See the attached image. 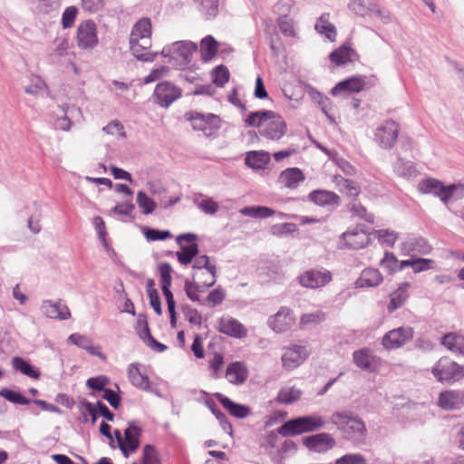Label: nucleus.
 <instances>
[{
	"label": "nucleus",
	"instance_id": "obj_1",
	"mask_svg": "<svg viewBox=\"0 0 464 464\" xmlns=\"http://www.w3.org/2000/svg\"><path fill=\"white\" fill-rule=\"evenodd\" d=\"M330 420L342 434L343 440L355 446L365 442L367 428L365 422L352 411H334Z\"/></svg>",
	"mask_w": 464,
	"mask_h": 464
},
{
	"label": "nucleus",
	"instance_id": "obj_2",
	"mask_svg": "<svg viewBox=\"0 0 464 464\" xmlns=\"http://www.w3.org/2000/svg\"><path fill=\"white\" fill-rule=\"evenodd\" d=\"M324 424L325 421L322 416H301L285 421L277 429V432L283 437H292L317 430Z\"/></svg>",
	"mask_w": 464,
	"mask_h": 464
},
{
	"label": "nucleus",
	"instance_id": "obj_3",
	"mask_svg": "<svg viewBox=\"0 0 464 464\" xmlns=\"http://www.w3.org/2000/svg\"><path fill=\"white\" fill-rule=\"evenodd\" d=\"M431 372L438 382L452 383L464 377V365H459L449 357H441L432 367Z\"/></svg>",
	"mask_w": 464,
	"mask_h": 464
},
{
	"label": "nucleus",
	"instance_id": "obj_4",
	"mask_svg": "<svg viewBox=\"0 0 464 464\" xmlns=\"http://www.w3.org/2000/svg\"><path fill=\"white\" fill-rule=\"evenodd\" d=\"M298 284L308 289H318L333 280L332 272L323 266L309 268L302 272L296 278Z\"/></svg>",
	"mask_w": 464,
	"mask_h": 464
},
{
	"label": "nucleus",
	"instance_id": "obj_5",
	"mask_svg": "<svg viewBox=\"0 0 464 464\" xmlns=\"http://www.w3.org/2000/svg\"><path fill=\"white\" fill-rule=\"evenodd\" d=\"M185 117L191 122L193 130H201L206 136H211L220 128V118L214 113L188 111Z\"/></svg>",
	"mask_w": 464,
	"mask_h": 464
},
{
	"label": "nucleus",
	"instance_id": "obj_6",
	"mask_svg": "<svg viewBox=\"0 0 464 464\" xmlns=\"http://www.w3.org/2000/svg\"><path fill=\"white\" fill-rule=\"evenodd\" d=\"M77 46L82 50L91 51L99 43L97 26L92 20L82 21L76 32Z\"/></svg>",
	"mask_w": 464,
	"mask_h": 464
},
{
	"label": "nucleus",
	"instance_id": "obj_7",
	"mask_svg": "<svg viewBox=\"0 0 464 464\" xmlns=\"http://www.w3.org/2000/svg\"><path fill=\"white\" fill-rule=\"evenodd\" d=\"M198 45L191 41H178L173 44L172 60L168 63L176 68L188 66L191 61L193 53L197 51Z\"/></svg>",
	"mask_w": 464,
	"mask_h": 464
},
{
	"label": "nucleus",
	"instance_id": "obj_8",
	"mask_svg": "<svg viewBox=\"0 0 464 464\" xmlns=\"http://www.w3.org/2000/svg\"><path fill=\"white\" fill-rule=\"evenodd\" d=\"M287 130V124L281 115L273 111V115L266 117L259 133L268 140H278Z\"/></svg>",
	"mask_w": 464,
	"mask_h": 464
},
{
	"label": "nucleus",
	"instance_id": "obj_9",
	"mask_svg": "<svg viewBox=\"0 0 464 464\" xmlns=\"http://www.w3.org/2000/svg\"><path fill=\"white\" fill-rule=\"evenodd\" d=\"M341 242L343 248L359 250L367 246L370 242V235L367 233L364 225H358L354 228L341 235Z\"/></svg>",
	"mask_w": 464,
	"mask_h": 464
},
{
	"label": "nucleus",
	"instance_id": "obj_10",
	"mask_svg": "<svg viewBox=\"0 0 464 464\" xmlns=\"http://www.w3.org/2000/svg\"><path fill=\"white\" fill-rule=\"evenodd\" d=\"M399 131V124L393 120H388L376 129L374 140L382 149L390 150L396 143Z\"/></svg>",
	"mask_w": 464,
	"mask_h": 464
},
{
	"label": "nucleus",
	"instance_id": "obj_11",
	"mask_svg": "<svg viewBox=\"0 0 464 464\" xmlns=\"http://www.w3.org/2000/svg\"><path fill=\"white\" fill-rule=\"evenodd\" d=\"M182 91L170 82L164 81L158 83L154 90L156 103L160 107L168 108L176 100L181 97Z\"/></svg>",
	"mask_w": 464,
	"mask_h": 464
},
{
	"label": "nucleus",
	"instance_id": "obj_12",
	"mask_svg": "<svg viewBox=\"0 0 464 464\" xmlns=\"http://www.w3.org/2000/svg\"><path fill=\"white\" fill-rule=\"evenodd\" d=\"M413 338V329L410 326H401L386 333L382 337V344L386 350L401 348Z\"/></svg>",
	"mask_w": 464,
	"mask_h": 464
},
{
	"label": "nucleus",
	"instance_id": "obj_13",
	"mask_svg": "<svg viewBox=\"0 0 464 464\" xmlns=\"http://www.w3.org/2000/svg\"><path fill=\"white\" fill-rule=\"evenodd\" d=\"M309 356V352L305 345L292 344L285 349L282 355L283 367L291 371L302 364Z\"/></svg>",
	"mask_w": 464,
	"mask_h": 464
},
{
	"label": "nucleus",
	"instance_id": "obj_14",
	"mask_svg": "<svg viewBox=\"0 0 464 464\" xmlns=\"http://www.w3.org/2000/svg\"><path fill=\"white\" fill-rule=\"evenodd\" d=\"M303 444L311 451L324 453L334 448L336 441L330 433L322 432L304 437Z\"/></svg>",
	"mask_w": 464,
	"mask_h": 464
},
{
	"label": "nucleus",
	"instance_id": "obj_15",
	"mask_svg": "<svg viewBox=\"0 0 464 464\" xmlns=\"http://www.w3.org/2000/svg\"><path fill=\"white\" fill-rule=\"evenodd\" d=\"M141 428L138 427L134 420L129 422V427L124 430V439L120 443V450L125 458L139 449V437L141 435Z\"/></svg>",
	"mask_w": 464,
	"mask_h": 464
},
{
	"label": "nucleus",
	"instance_id": "obj_16",
	"mask_svg": "<svg viewBox=\"0 0 464 464\" xmlns=\"http://www.w3.org/2000/svg\"><path fill=\"white\" fill-rule=\"evenodd\" d=\"M295 323L293 311L282 306L278 312L268 319L270 328L276 333H285L288 331Z\"/></svg>",
	"mask_w": 464,
	"mask_h": 464
},
{
	"label": "nucleus",
	"instance_id": "obj_17",
	"mask_svg": "<svg viewBox=\"0 0 464 464\" xmlns=\"http://www.w3.org/2000/svg\"><path fill=\"white\" fill-rule=\"evenodd\" d=\"M353 362L361 370L373 372L381 363V359L370 348L364 347L353 353Z\"/></svg>",
	"mask_w": 464,
	"mask_h": 464
},
{
	"label": "nucleus",
	"instance_id": "obj_18",
	"mask_svg": "<svg viewBox=\"0 0 464 464\" xmlns=\"http://www.w3.org/2000/svg\"><path fill=\"white\" fill-rule=\"evenodd\" d=\"M130 49L135 58L145 63L153 62L158 56V52H150L151 47L150 39L145 38L138 40V38H130Z\"/></svg>",
	"mask_w": 464,
	"mask_h": 464
},
{
	"label": "nucleus",
	"instance_id": "obj_19",
	"mask_svg": "<svg viewBox=\"0 0 464 464\" xmlns=\"http://www.w3.org/2000/svg\"><path fill=\"white\" fill-rule=\"evenodd\" d=\"M418 190L421 194H432L440 198L444 204L449 202L450 194L447 191V186L436 179L429 178L420 180L418 184Z\"/></svg>",
	"mask_w": 464,
	"mask_h": 464
},
{
	"label": "nucleus",
	"instance_id": "obj_20",
	"mask_svg": "<svg viewBox=\"0 0 464 464\" xmlns=\"http://www.w3.org/2000/svg\"><path fill=\"white\" fill-rule=\"evenodd\" d=\"M438 405L446 411L459 410L464 406V390H450L441 392Z\"/></svg>",
	"mask_w": 464,
	"mask_h": 464
},
{
	"label": "nucleus",
	"instance_id": "obj_21",
	"mask_svg": "<svg viewBox=\"0 0 464 464\" xmlns=\"http://www.w3.org/2000/svg\"><path fill=\"white\" fill-rule=\"evenodd\" d=\"M217 328L218 332L234 338H243L247 334L246 327L238 320L232 317L218 319Z\"/></svg>",
	"mask_w": 464,
	"mask_h": 464
},
{
	"label": "nucleus",
	"instance_id": "obj_22",
	"mask_svg": "<svg viewBox=\"0 0 464 464\" xmlns=\"http://www.w3.org/2000/svg\"><path fill=\"white\" fill-rule=\"evenodd\" d=\"M41 309L43 314L51 319L67 320L71 317V312L68 306L62 304L61 300L56 302L44 300Z\"/></svg>",
	"mask_w": 464,
	"mask_h": 464
},
{
	"label": "nucleus",
	"instance_id": "obj_23",
	"mask_svg": "<svg viewBox=\"0 0 464 464\" xmlns=\"http://www.w3.org/2000/svg\"><path fill=\"white\" fill-rule=\"evenodd\" d=\"M383 282V276L374 267L364 268L355 281L356 288H374Z\"/></svg>",
	"mask_w": 464,
	"mask_h": 464
},
{
	"label": "nucleus",
	"instance_id": "obj_24",
	"mask_svg": "<svg viewBox=\"0 0 464 464\" xmlns=\"http://www.w3.org/2000/svg\"><path fill=\"white\" fill-rule=\"evenodd\" d=\"M214 396L229 414L235 418L245 419L251 413V409L248 406L237 403L222 393L217 392Z\"/></svg>",
	"mask_w": 464,
	"mask_h": 464
},
{
	"label": "nucleus",
	"instance_id": "obj_25",
	"mask_svg": "<svg viewBox=\"0 0 464 464\" xmlns=\"http://www.w3.org/2000/svg\"><path fill=\"white\" fill-rule=\"evenodd\" d=\"M140 363L139 362L130 363L127 371L128 378L130 383L136 388L141 391L150 392L151 385L149 377L146 373L140 372Z\"/></svg>",
	"mask_w": 464,
	"mask_h": 464
},
{
	"label": "nucleus",
	"instance_id": "obj_26",
	"mask_svg": "<svg viewBox=\"0 0 464 464\" xmlns=\"http://www.w3.org/2000/svg\"><path fill=\"white\" fill-rule=\"evenodd\" d=\"M364 78L359 76H353L347 78L340 82H338L334 88L331 90V94L333 96H336L341 92H359L364 87Z\"/></svg>",
	"mask_w": 464,
	"mask_h": 464
},
{
	"label": "nucleus",
	"instance_id": "obj_27",
	"mask_svg": "<svg viewBox=\"0 0 464 464\" xmlns=\"http://www.w3.org/2000/svg\"><path fill=\"white\" fill-rule=\"evenodd\" d=\"M308 198L315 205L325 206H339L340 197L332 191L324 189H315L308 194Z\"/></svg>",
	"mask_w": 464,
	"mask_h": 464
},
{
	"label": "nucleus",
	"instance_id": "obj_28",
	"mask_svg": "<svg viewBox=\"0 0 464 464\" xmlns=\"http://www.w3.org/2000/svg\"><path fill=\"white\" fill-rule=\"evenodd\" d=\"M304 179L305 177L299 168H287L280 173L278 180L288 188H295Z\"/></svg>",
	"mask_w": 464,
	"mask_h": 464
},
{
	"label": "nucleus",
	"instance_id": "obj_29",
	"mask_svg": "<svg viewBox=\"0 0 464 464\" xmlns=\"http://www.w3.org/2000/svg\"><path fill=\"white\" fill-rule=\"evenodd\" d=\"M410 287L411 284L409 282H404L401 284L399 287L390 295L391 301L387 306L389 313H393L405 304L409 298L408 290Z\"/></svg>",
	"mask_w": 464,
	"mask_h": 464
},
{
	"label": "nucleus",
	"instance_id": "obj_30",
	"mask_svg": "<svg viewBox=\"0 0 464 464\" xmlns=\"http://www.w3.org/2000/svg\"><path fill=\"white\" fill-rule=\"evenodd\" d=\"M68 342L78 346L81 349L87 351L90 354L105 359V356L101 353L99 346H93L92 341L86 335L80 334H72L68 337Z\"/></svg>",
	"mask_w": 464,
	"mask_h": 464
},
{
	"label": "nucleus",
	"instance_id": "obj_31",
	"mask_svg": "<svg viewBox=\"0 0 464 464\" xmlns=\"http://www.w3.org/2000/svg\"><path fill=\"white\" fill-rule=\"evenodd\" d=\"M334 180L339 191L345 197L353 200L360 195L361 187L354 180L345 179L341 176H335Z\"/></svg>",
	"mask_w": 464,
	"mask_h": 464
},
{
	"label": "nucleus",
	"instance_id": "obj_32",
	"mask_svg": "<svg viewBox=\"0 0 464 464\" xmlns=\"http://www.w3.org/2000/svg\"><path fill=\"white\" fill-rule=\"evenodd\" d=\"M248 372L240 362H231L226 371V376L228 382L233 384H242L247 379Z\"/></svg>",
	"mask_w": 464,
	"mask_h": 464
},
{
	"label": "nucleus",
	"instance_id": "obj_33",
	"mask_svg": "<svg viewBox=\"0 0 464 464\" xmlns=\"http://www.w3.org/2000/svg\"><path fill=\"white\" fill-rule=\"evenodd\" d=\"M353 56H358L356 51L349 45L343 44L330 53L329 59L333 63L340 66L352 62Z\"/></svg>",
	"mask_w": 464,
	"mask_h": 464
},
{
	"label": "nucleus",
	"instance_id": "obj_34",
	"mask_svg": "<svg viewBox=\"0 0 464 464\" xmlns=\"http://www.w3.org/2000/svg\"><path fill=\"white\" fill-rule=\"evenodd\" d=\"M440 343L448 350L458 354L464 355V336L457 333H448L444 334Z\"/></svg>",
	"mask_w": 464,
	"mask_h": 464
},
{
	"label": "nucleus",
	"instance_id": "obj_35",
	"mask_svg": "<svg viewBox=\"0 0 464 464\" xmlns=\"http://www.w3.org/2000/svg\"><path fill=\"white\" fill-rule=\"evenodd\" d=\"M218 42L212 35L205 36L200 42L201 60L204 62L212 60L218 52Z\"/></svg>",
	"mask_w": 464,
	"mask_h": 464
},
{
	"label": "nucleus",
	"instance_id": "obj_36",
	"mask_svg": "<svg viewBox=\"0 0 464 464\" xmlns=\"http://www.w3.org/2000/svg\"><path fill=\"white\" fill-rule=\"evenodd\" d=\"M270 160V155L265 151H249L246 153L245 163L255 169H265Z\"/></svg>",
	"mask_w": 464,
	"mask_h": 464
},
{
	"label": "nucleus",
	"instance_id": "obj_37",
	"mask_svg": "<svg viewBox=\"0 0 464 464\" xmlns=\"http://www.w3.org/2000/svg\"><path fill=\"white\" fill-rule=\"evenodd\" d=\"M206 406L209 409L212 414L218 420L222 430L227 433L230 437H233V427L227 415L221 411L216 402L212 400L206 401Z\"/></svg>",
	"mask_w": 464,
	"mask_h": 464
},
{
	"label": "nucleus",
	"instance_id": "obj_38",
	"mask_svg": "<svg viewBox=\"0 0 464 464\" xmlns=\"http://www.w3.org/2000/svg\"><path fill=\"white\" fill-rule=\"evenodd\" d=\"M192 269L194 273H199V276L209 274V276L217 277V267L210 264L209 257L206 255L196 257Z\"/></svg>",
	"mask_w": 464,
	"mask_h": 464
},
{
	"label": "nucleus",
	"instance_id": "obj_39",
	"mask_svg": "<svg viewBox=\"0 0 464 464\" xmlns=\"http://www.w3.org/2000/svg\"><path fill=\"white\" fill-rule=\"evenodd\" d=\"M302 396L300 389L293 387H283L279 390L276 401L281 404H293Z\"/></svg>",
	"mask_w": 464,
	"mask_h": 464
},
{
	"label": "nucleus",
	"instance_id": "obj_40",
	"mask_svg": "<svg viewBox=\"0 0 464 464\" xmlns=\"http://www.w3.org/2000/svg\"><path fill=\"white\" fill-rule=\"evenodd\" d=\"M347 209L353 217L363 219L371 224L374 223V215L372 213H369L366 208L357 199L351 200L347 204Z\"/></svg>",
	"mask_w": 464,
	"mask_h": 464
},
{
	"label": "nucleus",
	"instance_id": "obj_41",
	"mask_svg": "<svg viewBox=\"0 0 464 464\" xmlns=\"http://www.w3.org/2000/svg\"><path fill=\"white\" fill-rule=\"evenodd\" d=\"M315 30L319 34H324L330 41H335L337 34L336 29L333 24L329 23V14H323L318 18V21L315 24Z\"/></svg>",
	"mask_w": 464,
	"mask_h": 464
},
{
	"label": "nucleus",
	"instance_id": "obj_42",
	"mask_svg": "<svg viewBox=\"0 0 464 464\" xmlns=\"http://www.w3.org/2000/svg\"><path fill=\"white\" fill-rule=\"evenodd\" d=\"M151 23L149 18L140 19L132 27L130 38L150 39Z\"/></svg>",
	"mask_w": 464,
	"mask_h": 464
},
{
	"label": "nucleus",
	"instance_id": "obj_43",
	"mask_svg": "<svg viewBox=\"0 0 464 464\" xmlns=\"http://www.w3.org/2000/svg\"><path fill=\"white\" fill-rule=\"evenodd\" d=\"M12 365L16 371L30 378L39 379L41 375L37 369L22 357H14L12 360Z\"/></svg>",
	"mask_w": 464,
	"mask_h": 464
},
{
	"label": "nucleus",
	"instance_id": "obj_44",
	"mask_svg": "<svg viewBox=\"0 0 464 464\" xmlns=\"http://www.w3.org/2000/svg\"><path fill=\"white\" fill-rule=\"evenodd\" d=\"M199 277V273H193L192 279H186L184 283V290L186 292L187 296L192 302H197L199 304H205V302L200 299L198 294L199 283H196V278Z\"/></svg>",
	"mask_w": 464,
	"mask_h": 464
},
{
	"label": "nucleus",
	"instance_id": "obj_45",
	"mask_svg": "<svg viewBox=\"0 0 464 464\" xmlns=\"http://www.w3.org/2000/svg\"><path fill=\"white\" fill-rule=\"evenodd\" d=\"M309 96L311 99L316 102L319 106L324 114L331 121H334V118L329 114V111L332 109V102L331 100L324 95L322 92L316 91L314 88H310L308 92Z\"/></svg>",
	"mask_w": 464,
	"mask_h": 464
},
{
	"label": "nucleus",
	"instance_id": "obj_46",
	"mask_svg": "<svg viewBox=\"0 0 464 464\" xmlns=\"http://www.w3.org/2000/svg\"><path fill=\"white\" fill-rule=\"evenodd\" d=\"M180 251L176 253L177 258L181 265H188L198 256L199 249L197 243L189 246H180Z\"/></svg>",
	"mask_w": 464,
	"mask_h": 464
},
{
	"label": "nucleus",
	"instance_id": "obj_47",
	"mask_svg": "<svg viewBox=\"0 0 464 464\" xmlns=\"http://www.w3.org/2000/svg\"><path fill=\"white\" fill-rule=\"evenodd\" d=\"M198 9L206 19L215 18L218 14V0H194Z\"/></svg>",
	"mask_w": 464,
	"mask_h": 464
},
{
	"label": "nucleus",
	"instance_id": "obj_48",
	"mask_svg": "<svg viewBox=\"0 0 464 464\" xmlns=\"http://www.w3.org/2000/svg\"><path fill=\"white\" fill-rule=\"evenodd\" d=\"M240 213L244 216L255 218H266L273 216L275 210L265 206L245 207L240 209Z\"/></svg>",
	"mask_w": 464,
	"mask_h": 464
},
{
	"label": "nucleus",
	"instance_id": "obj_49",
	"mask_svg": "<svg viewBox=\"0 0 464 464\" xmlns=\"http://www.w3.org/2000/svg\"><path fill=\"white\" fill-rule=\"evenodd\" d=\"M171 285H162V293L167 302L168 311L169 314L170 325L172 328L177 326L176 302L170 290Z\"/></svg>",
	"mask_w": 464,
	"mask_h": 464
},
{
	"label": "nucleus",
	"instance_id": "obj_50",
	"mask_svg": "<svg viewBox=\"0 0 464 464\" xmlns=\"http://www.w3.org/2000/svg\"><path fill=\"white\" fill-rule=\"evenodd\" d=\"M65 114L63 117H60L55 120L54 121V128L56 130H61L63 131H68L71 129L72 126V121L68 115L73 116L75 112L81 113V110L79 108H76L74 106L72 107H66V110H64Z\"/></svg>",
	"mask_w": 464,
	"mask_h": 464
},
{
	"label": "nucleus",
	"instance_id": "obj_51",
	"mask_svg": "<svg viewBox=\"0 0 464 464\" xmlns=\"http://www.w3.org/2000/svg\"><path fill=\"white\" fill-rule=\"evenodd\" d=\"M273 115V111L263 110L250 112L245 120L246 126L257 127L261 129L263 122L266 120V117Z\"/></svg>",
	"mask_w": 464,
	"mask_h": 464
},
{
	"label": "nucleus",
	"instance_id": "obj_52",
	"mask_svg": "<svg viewBox=\"0 0 464 464\" xmlns=\"http://www.w3.org/2000/svg\"><path fill=\"white\" fill-rule=\"evenodd\" d=\"M0 396L14 404L28 405L31 402V400L24 396L21 392L7 388H3L0 391Z\"/></svg>",
	"mask_w": 464,
	"mask_h": 464
},
{
	"label": "nucleus",
	"instance_id": "obj_53",
	"mask_svg": "<svg viewBox=\"0 0 464 464\" xmlns=\"http://www.w3.org/2000/svg\"><path fill=\"white\" fill-rule=\"evenodd\" d=\"M137 204L144 215L151 214L156 208V202L151 199L144 191L137 193Z\"/></svg>",
	"mask_w": 464,
	"mask_h": 464
},
{
	"label": "nucleus",
	"instance_id": "obj_54",
	"mask_svg": "<svg viewBox=\"0 0 464 464\" xmlns=\"http://www.w3.org/2000/svg\"><path fill=\"white\" fill-rule=\"evenodd\" d=\"M141 464H161L160 454L153 445L146 444L143 447Z\"/></svg>",
	"mask_w": 464,
	"mask_h": 464
},
{
	"label": "nucleus",
	"instance_id": "obj_55",
	"mask_svg": "<svg viewBox=\"0 0 464 464\" xmlns=\"http://www.w3.org/2000/svg\"><path fill=\"white\" fill-rule=\"evenodd\" d=\"M229 76L228 69L223 64L216 66L212 71L213 82L218 87H223L229 81Z\"/></svg>",
	"mask_w": 464,
	"mask_h": 464
},
{
	"label": "nucleus",
	"instance_id": "obj_56",
	"mask_svg": "<svg viewBox=\"0 0 464 464\" xmlns=\"http://www.w3.org/2000/svg\"><path fill=\"white\" fill-rule=\"evenodd\" d=\"M407 246L409 250L416 251L420 254H428L431 250V246L429 245L428 241L423 237H415L411 238L407 241Z\"/></svg>",
	"mask_w": 464,
	"mask_h": 464
},
{
	"label": "nucleus",
	"instance_id": "obj_57",
	"mask_svg": "<svg viewBox=\"0 0 464 464\" xmlns=\"http://www.w3.org/2000/svg\"><path fill=\"white\" fill-rule=\"evenodd\" d=\"M277 24L281 33L287 37H295V31L294 29L293 20L286 14H281L277 19Z\"/></svg>",
	"mask_w": 464,
	"mask_h": 464
},
{
	"label": "nucleus",
	"instance_id": "obj_58",
	"mask_svg": "<svg viewBox=\"0 0 464 464\" xmlns=\"http://www.w3.org/2000/svg\"><path fill=\"white\" fill-rule=\"evenodd\" d=\"M143 234L146 239L149 241L165 240L172 237V235L169 230H160L156 228H150L148 227H145L143 228Z\"/></svg>",
	"mask_w": 464,
	"mask_h": 464
},
{
	"label": "nucleus",
	"instance_id": "obj_59",
	"mask_svg": "<svg viewBox=\"0 0 464 464\" xmlns=\"http://www.w3.org/2000/svg\"><path fill=\"white\" fill-rule=\"evenodd\" d=\"M393 169L401 177H409L414 171V167L411 161H405L402 158L398 157L393 164Z\"/></svg>",
	"mask_w": 464,
	"mask_h": 464
},
{
	"label": "nucleus",
	"instance_id": "obj_60",
	"mask_svg": "<svg viewBox=\"0 0 464 464\" xmlns=\"http://www.w3.org/2000/svg\"><path fill=\"white\" fill-rule=\"evenodd\" d=\"M110 383V379L105 375H99L97 377L89 378L86 385L89 389L96 392H104L107 390L106 386Z\"/></svg>",
	"mask_w": 464,
	"mask_h": 464
},
{
	"label": "nucleus",
	"instance_id": "obj_61",
	"mask_svg": "<svg viewBox=\"0 0 464 464\" xmlns=\"http://www.w3.org/2000/svg\"><path fill=\"white\" fill-rule=\"evenodd\" d=\"M78 14V8L75 5L66 7L62 14V26L63 29L71 28Z\"/></svg>",
	"mask_w": 464,
	"mask_h": 464
},
{
	"label": "nucleus",
	"instance_id": "obj_62",
	"mask_svg": "<svg viewBox=\"0 0 464 464\" xmlns=\"http://www.w3.org/2000/svg\"><path fill=\"white\" fill-rule=\"evenodd\" d=\"M135 330L139 337L143 341L150 334L147 315L145 314H140L137 317Z\"/></svg>",
	"mask_w": 464,
	"mask_h": 464
},
{
	"label": "nucleus",
	"instance_id": "obj_63",
	"mask_svg": "<svg viewBox=\"0 0 464 464\" xmlns=\"http://www.w3.org/2000/svg\"><path fill=\"white\" fill-rule=\"evenodd\" d=\"M375 236L378 237L382 245L393 246L397 240V235L394 231L388 229H379L374 231Z\"/></svg>",
	"mask_w": 464,
	"mask_h": 464
},
{
	"label": "nucleus",
	"instance_id": "obj_64",
	"mask_svg": "<svg viewBox=\"0 0 464 464\" xmlns=\"http://www.w3.org/2000/svg\"><path fill=\"white\" fill-rule=\"evenodd\" d=\"M335 464H367V461L360 453H348L338 458Z\"/></svg>",
	"mask_w": 464,
	"mask_h": 464
}]
</instances>
